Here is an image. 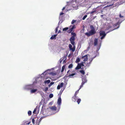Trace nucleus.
Returning a JSON list of instances; mask_svg holds the SVG:
<instances>
[{"mask_svg": "<svg viewBox=\"0 0 125 125\" xmlns=\"http://www.w3.org/2000/svg\"><path fill=\"white\" fill-rule=\"evenodd\" d=\"M90 28L91 29V30L89 31V32H87L85 33V35L88 37L93 35L96 33L95 29L93 26L91 25Z\"/></svg>", "mask_w": 125, "mask_h": 125, "instance_id": "f257e3e1", "label": "nucleus"}, {"mask_svg": "<svg viewBox=\"0 0 125 125\" xmlns=\"http://www.w3.org/2000/svg\"><path fill=\"white\" fill-rule=\"evenodd\" d=\"M113 26L115 28V29H113L111 30H110L108 32H107V33H108V32L113 31V30H114L115 29L118 28L119 27V22H117L116 24H114L113 25Z\"/></svg>", "mask_w": 125, "mask_h": 125, "instance_id": "f03ea898", "label": "nucleus"}, {"mask_svg": "<svg viewBox=\"0 0 125 125\" xmlns=\"http://www.w3.org/2000/svg\"><path fill=\"white\" fill-rule=\"evenodd\" d=\"M82 82L81 85L80 86L79 89H80L82 87L84 84L87 82L86 79L85 77H84L82 79Z\"/></svg>", "mask_w": 125, "mask_h": 125, "instance_id": "7ed1b4c3", "label": "nucleus"}, {"mask_svg": "<svg viewBox=\"0 0 125 125\" xmlns=\"http://www.w3.org/2000/svg\"><path fill=\"white\" fill-rule=\"evenodd\" d=\"M75 40V37L74 36H72L69 39L71 43L73 45L75 44V42H74Z\"/></svg>", "mask_w": 125, "mask_h": 125, "instance_id": "20e7f679", "label": "nucleus"}, {"mask_svg": "<svg viewBox=\"0 0 125 125\" xmlns=\"http://www.w3.org/2000/svg\"><path fill=\"white\" fill-rule=\"evenodd\" d=\"M73 45V47L72 48V46L71 44H70L69 45V47L70 50L72 51V52H74L75 50V46L74 44Z\"/></svg>", "mask_w": 125, "mask_h": 125, "instance_id": "39448f33", "label": "nucleus"}, {"mask_svg": "<svg viewBox=\"0 0 125 125\" xmlns=\"http://www.w3.org/2000/svg\"><path fill=\"white\" fill-rule=\"evenodd\" d=\"M57 103L58 105H59V109H58V111H59L60 110V105L61 103V99L60 97L59 98L58 100Z\"/></svg>", "mask_w": 125, "mask_h": 125, "instance_id": "423d86ee", "label": "nucleus"}, {"mask_svg": "<svg viewBox=\"0 0 125 125\" xmlns=\"http://www.w3.org/2000/svg\"><path fill=\"white\" fill-rule=\"evenodd\" d=\"M74 26H75L74 25H73V26H72V27L71 28V26H70V29L67 32L69 33H71L72 32L74 28Z\"/></svg>", "mask_w": 125, "mask_h": 125, "instance_id": "0eeeda50", "label": "nucleus"}, {"mask_svg": "<svg viewBox=\"0 0 125 125\" xmlns=\"http://www.w3.org/2000/svg\"><path fill=\"white\" fill-rule=\"evenodd\" d=\"M100 35V36H105L106 34L105 33L104 31H101L99 32Z\"/></svg>", "mask_w": 125, "mask_h": 125, "instance_id": "6e6552de", "label": "nucleus"}, {"mask_svg": "<svg viewBox=\"0 0 125 125\" xmlns=\"http://www.w3.org/2000/svg\"><path fill=\"white\" fill-rule=\"evenodd\" d=\"M63 84L64 83L62 82L61 83H59L57 86V89H60L61 87H62L63 86Z\"/></svg>", "mask_w": 125, "mask_h": 125, "instance_id": "1a4fd4ad", "label": "nucleus"}, {"mask_svg": "<svg viewBox=\"0 0 125 125\" xmlns=\"http://www.w3.org/2000/svg\"><path fill=\"white\" fill-rule=\"evenodd\" d=\"M82 58L83 59V61L84 62L87 61L88 60V56L87 55H86L83 56L82 57Z\"/></svg>", "mask_w": 125, "mask_h": 125, "instance_id": "9d476101", "label": "nucleus"}, {"mask_svg": "<svg viewBox=\"0 0 125 125\" xmlns=\"http://www.w3.org/2000/svg\"><path fill=\"white\" fill-rule=\"evenodd\" d=\"M94 46L97 45L98 44V40L97 39L95 38L94 40Z\"/></svg>", "mask_w": 125, "mask_h": 125, "instance_id": "9b49d317", "label": "nucleus"}, {"mask_svg": "<svg viewBox=\"0 0 125 125\" xmlns=\"http://www.w3.org/2000/svg\"><path fill=\"white\" fill-rule=\"evenodd\" d=\"M49 108L51 109L53 111H55L57 110L56 107L55 106L50 107Z\"/></svg>", "mask_w": 125, "mask_h": 125, "instance_id": "f8f14e48", "label": "nucleus"}, {"mask_svg": "<svg viewBox=\"0 0 125 125\" xmlns=\"http://www.w3.org/2000/svg\"><path fill=\"white\" fill-rule=\"evenodd\" d=\"M77 99L76 96L74 95V96L72 98V100L74 102H75L76 99Z\"/></svg>", "mask_w": 125, "mask_h": 125, "instance_id": "ddd939ff", "label": "nucleus"}, {"mask_svg": "<svg viewBox=\"0 0 125 125\" xmlns=\"http://www.w3.org/2000/svg\"><path fill=\"white\" fill-rule=\"evenodd\" d=\"M81 68V67L80 65V64L79 63H78V64L77 65L76 67L75 68V69L76 70H77Z\"/></svg>", "mask_w": 125, "mask_h": 125, "instance_id": "4468645a", "label": "nucleus"}, {"mask_svg": "<svg viewBox=\"0 0 125 125\" xmlns=\"http://www.w3.org/2000/svg\"><path fill=\"white\" fill-rule=\"evenodd\" d=\"M76 73H72V74H71L70 73H69L68 76L70 78H73V76L74 75H76Z\"/></svg>", "mask_w": 125, "mask_h": 125, "instance_id": "2eb2a0df", "label": "nucleus"}, {"mask_svg": "<svg viewBox=\"0 0 125 125\" xmlns=\"http://www.w3.org/2000/svg\"><path fill=\"white\" fill-rule=\"evenodd\" d=\"M57 34L54 35L52 36L51 38L50 39L51 40L55 39H56V37L57 36Z\"/></svg>", "mask_w": 125, "mask_h": 125, "instance_id": "dca6fc26", "label": "nucleus"}, {"mask_svg": "<svg viewBox=\"0 0 125 125\" xmlns=\"http://www.w3.org/2000/svg\"><path fill=\"white\" fill-rule=\"evenodd\" d=\"M96 56V55L94 57H93L90 58L89 59V60L90 61V62L89 63L90 64L91 62L93 60V59L95 58Z\"/></svg>", "mask_w": 125, "mask_h": 125, "instance_id": "f3484780", "label": "nucleus"}, {"mask_svg": "<svg viewBox=\"0 0 125 125\" xmlns=\"http://www.w3.org/2000/svg\"><path fill=\"white\" fill-rule=\"evenodd\" d=\"M51 81L50 80H45L44 82V83L45 84H48L50 83Z\"/></svg>", "mask_w": 125, "mask_h": 125, "instance_id": "a211bd4d", "label": "nucleus"}, {"mask_svg": "<svg viewBox=\"0 0 125 125\" xmlns=\"http://www.w3.org/2000/svg\"><path fill=\"white\" fill-rule=\"evenodd\" d=\"M79 72L83 75H84L85 74V72L83 70H80L79 71Z\"/></svg>", "mask_w": 125, "mask_h": 125, "instance_id": "6ab92c4d", "label": "nucleus"}, {"mask_svg": "<svg viewBox=\"0 0 125 125\" xmlns=\"http://www.w3.org/2000/svg\"><path fill=\"white\" fill-rule=\"evenodd\" d=\"M51 74L52 76H54L57 75V73L51 72L50 73Z\"/></svg>", "mask_w": 125, "mask_h": 125, "instance_id": "aec40b11", "label": "nucleus"}, {"mask_svg": "<svg viewBox=\"0 0 125 125\" xmlns=\"http://www.w3.org/2000/svg\"><path fill=\"white\" fill-rule=\"evenodd\" d=\"M65 68V65H64L62 67L61 72L62 73L64 69Z\"/></svg>", "mask_w": 125, "mask_h": 125, "instance_id": "412c9836", "label": "nucleus"}, {"mask_svg": "<svg viewBox=\"0 0 125 125\" xmlns=\"http://www.w3.org/2000/svg\"><path fill=\"white\" fill-rule=\"evenodd\" d=\"M31 122L30 121L28 122L27 121L24 123V125H28L30 124Z\"/></svg>", "mask_w": 125, "mask_h": 125, "instance_id": "4be33fe9", "label": "nucleus"}, {"mask_svg": "<svg viewBox=\"0 0 125 125\" xmlns=\"http://www.w3.org/2000/svg\"><path fill=\"white\" fill-rule=\"evenodd\" d=\"M80 61V59L79 58H77L75 61V62L76 63H78Z\"/></svg>", "mask_w": 125, "mask_h": 125, "instance_id": "5701e85b", "label": "nucleus"}, {"mask_svg": "<svg viewBox=\"0 0 125 125\" xmlns=\"http://www.w3.org/2000/svg\"><path fill=\"white\" fill-rule=\"evenodd\" d=\"M37 90V89H32L31 90V93H33L36 92Z\"/></svg>", "mask_w": 125, "mask_h": 125, "instance_id": "b1692460", "label": "nucleus"}, {"mask_svg": "<svg viewBox=\"0 0 125 125\" xmlns=\"http://www.w3.org/2000/svg\"><path fill=\"white\" fill-rule=\"evenodd\" d=\"M64 14V13H63V12H61L60 15V16L59 17V18L60 19H61V18L62 17V15L63 14Z\"/></svg>", "mask_w": 125, "mask_h": 125, "instance_id": "393cba45", "label": "nucleus"}, {"mask_svg": "<svg viewBox=\"0 0 125 125\" xmlns=\"http://www.w3.org/2000/svg\"><path fill=\"white\" fill-rule=\"evenodd\" d=\"M81 100L80 99H78L77 101V102L78 103V104H79L80 103V102H81Z\"/></svg>", "mask_w": 125, "mask_h": 125, "instance_id": "a878e982", "label": "nucleus"}, {"mask_svg": "<svg viewBox=\"0 0 125 125\" xmlns=\"http://www.w3.org/2000/svg\"><path fill=\"white\" fill-rule=\"evenodd\" d=\"M73 66V65L72 64H70L68 66V67L69 68H72Z\"/></svg>", "mask_w": 125, "mask_h": 125, "instance_id": "bb28decb", "label": "nucleus"}, {"mask_svg": "<svg viewBox=\"0 0 125 125\" xmlns=\"http://www.w3.org/2000/svg\"><path fill=\"white\" fill-rule=\"evenodd\" d=\"M32 114L31 112L30 111H29L28 112V114L30 116Z\"/></svg>", "mask_w": 125, "mask_h": 125, "instance_id": "cd10ccee", "label": "nucleus"}, {"mask_svg": "<svg viewBox=\"0 0 125 125\" xmlns=\"http://www.w3.org/2000/svg\"><path fill=\"white\" fill-rule=\"evenodd\" d=\"M69 28L68 27H66L63 29V31H66Z\"/></svg>", "mask_w": 125, "mask_h": 125, "instance_id": "c85d7f7f", "label": "nucleus"}, {"mask_svg": "<svg viewBox=\"0 0 125 125\" xmlns=\"http://www.w3.org/2000/svg\"><path fill=\"white\" fill-rule=\"evenodd\" d=\"M53 96V95L52 94H50L49 95V97L50 98H52Z\"/></svg>", "mask_w": 125, "mask_h": 125, "instance_id": "c756f323", "label": "nucleus"}, {"mask_svg": "<svg viewBox=\"0 0 125 125\" xmlns=\"http://www.w3.org/2000/svg\"><path fill=\"white\" fill-rule=\"evenodd\" d=\"M80 89H79V90H78L77 91L75 92V93L74 95L76 96L77 94L78 93L79 91V90Z\"/></svg>", "mask_w": 125, "mask_h": 125, "instance_id": "7c9ffc66", "label": "nucleus"}, {"mask_svg": "<svg viewBox=\"0 0 125 125\" xmlns=\"http://www.w3.org/2000/svg\"><path fill=\"white\" fill-rule=\"evenodd\" d=\"M71 34L72 35H73V36H74H74H75L76 35V34L74 32H72L71 33Z\"/></svg>", "mask_w": 125, "mask_h": 125, "instance_id": "2f4dec72", "label": "nucleus"}, {"mask_svg": "<svg viewBox=\"0 0 125 125\" xmlns=\"http://www.w3.org/2000/svg\"><path fill=\"white\" fill-rule=\"evenodd\" d=\"M87 15H85V16H84L83 17L82 19L83 20H85V19L86 18V17H87Z\"/></svg>", "mask_w": 125, "mask_h": 125, "instance_id": "473e14b6", "label": "nucleus"}, {"mask_svg": "<svg viewBox=\"0 0 125 125\" xmlns=\"http://www.w3.org/2000/svg\"><path fill=\"white\" fill-rule=\"evenodd\" d=\"M54 83L53 82H51L50 83V84L49 85V86L50 87L51 86L53 85Z\"/></svg>", "mask_w": 125, "mask_h": 125, "instance_id": "72a5a7b5", "label": "nucleus"}, {"mask_svg": "<svg viewBox=\"0 0 125 125\" xmlns=\"http://www.w3.org/2000/svg\"><path fill=\"white\" fill-rule=\"evenodd\" d=\"M76 22V21L74 20H73L71 22L72 24H73L74 22Z\"/></svg>", "mask_w": 125, "mask_h": 125, "instance_id": "f704fd0d", "label": "nucleus"}, {"mask_svg": "<svg viewBox=\"0 0 125 125\" xmlns=\"http://www.w3.org/2000/svg\"><path fill=\"white\" fill-rule=\"evenodd\" d=\"M35 120L34 118L32 119V122L33 124H34Z\"/></svg>", "mask_w": 125, "mask_h": 125, "instance_id": "c9c22d12", "label": "nucleus"}, {"mask_svg": "<svg viewBox=\"0 0 125 125\" xmlns=\"http://www.w3.org/2000/svg\"><path fill=\"white\" fill-rule=\"evenodd\" d=\"M36 110H37V108L36 107L35 108V109H34L33 112V113H35V112H36Z\"/></svg>", "mask_w": 125, "mask_h": 125, "instance_id": "e433bc0d", "label": "nucleus"}, {"mask_svg": "<svg viewBox=\"0 0 125 125\" xmlns=\"http://www.w3.org/2000/svg\"><path fill=\"white\" fill-rule=\"evenodd\" d=\"M80 64L81 65V66H84V65L83 63H80Z\"/></svg>", "mask_w": 125, "mask_h": 125, "instance_id": "4c0bfd02", "label": "nucleus"}, {"mask_svg": "<svg viewBox=\"0 0 125 125\" xmlns=\"http://www.w3.org/2000/svg\"><path fill=\"white\" fill-rule=\"evenodd\" d=\"M112 27H111V26H109L108 27H107V30H109Z\"/></svg>", "mask_w": 125, "mask_h": 125, "instance_id": "58836bf2", "label": "nucleus"}, {"mask_svg": "<svg viewBox=\"0 0 125 125\" xmlns=\"http://www.w3.org/2000/svg\"><path fill=\"white\" fill-rule=\"evenodd\" d=\"M96 11L95 10L92 11V12H91L90 13H91V14H92L93 13L95 12H96Z\"/></svg>", "mask_w": 125, "mask_h": 125, "instance_id": "ea45409f", "label": "nucleus"}, {"mask_svg": "<svg viewBox=\"0 0 125 125\" xmlns=\"http://www.w3.org/2000/svg\"><path fill=\"white\" fill-rule=\"evenodd\" d=\"M119 16L120 18H123L124 17V16H122L121 14H120L119 15Z\"/></svg>", "mask_w": 125, "mask_h": 125, "instance_id": "a19ab883", "label": "nucleus"}, {"mask_svg": "<svg viewBox=\"0 0 125 125\" xmlns=\"http://www.w3.org/2000/svg\"><path fill=\"white\" fill-rule=\"evenodd\" d=\"M58 27H57V28H56L55 29V32L56 33V32H57L58 31Z\"/></svg>", "mask_w": 125, "mask_h": 125, "instance_id": "79ce46f5", "label": "nucleus"}, {"mask_svg": "<svg viewBox=\"0 0 125 125\" xmlns=\"http://www.w3.org/2000/svg\"><path fill=\"white\" fill-rule=\"evenodd\" d=\"M121 4H122L121 3V2H118L117 3V4L120 5Z\"/></svg>", "mask_w": 125, "mask_h": 125, "instance_id": "37998d69", "label": "nucleus"}, {"mask_svg": "<svg viewBox=\"0 0 125 125\" xmlns=\"http://www.w3.org/2000/svg\"><path fill=\"white\" fill-rule=\"evenodd\" d=\"M105 36H102L101 37V39H103L104 38V37H105Z\"/></svg>", "mask_w": 125, "mask_h": 125, "instance_id": "c03bdc74", "label": "nucleus"}, {"mask_svg": "<svg viewBox=\"0 0 125 125\" xmlns=\"http://www.w3.org/2000/svg\"><path fill=\"white\" fill-rule=\"evenodd\" d=\"M44 103H43V106H42V108H43V107H44L45 106V103H44Z\"/></svg>", "mask_w": 125, "mask_h": 125, "instance_id": "a18cd8bd", "label": "nucleus"}, {"mask_svg": "<svg viewBox=\"0 0 125 125\" xmlns=\"http://www.w3.org/2000/svg\"><path fill=\"white\" fill-rule=\"evenodd\" d=\"M45 91H46L48 90V88L47 87H46L45 88Z\"/></svg>", "mask_w": 125, "mask_h": 125, "instance_id": "49530a36", "label": "nucleus"}, {"mask_svg": "<svg viewBox=\"0 0 125 125\" xmlns=\"http://www.w3.org/2000/svg\"><path fill=\"white\" fill-rule=\"evenodd\" d=\"M65 9V7H64L63 8V9H62V10H64Z\"/></svg>", "mask_w": 125, "mask_h": 125, "instance_id": "de8ad7c7", "label": "nucleus"}, {"mask_svg": "<svg viewBox=\"0 0 125 125\" xmlns=\"http://www.w3.org/2000/svg\"><path fill=\"white\" fill-rule=\"evenodd\" d=\"M70 70H69L68 71V72H67V73H68L69 72H70Z\"/></svg>", "mask_w": 125, "mask_h": 125, "instance_id": "09e8293b", "label": "nucleus"}, {"mask_svg": "<svg viewBox=\"0 0 125 125\" xmlns=\"http://www.w3.org/2000/svg\"><path fill=\"white\" fill-rule=\"evenodd\" d=\"M80 69H82L83 70V67H82V68L81 67V68Z\"/></svg>", "mask_w": 125, "mask_h": 125, "instance_id": "8fccbe9b", "label": "nucleus"}, {"mask_svg": "<svg viewBox=\"0 0 125 125\" xmlns=\"http://www.w3.org/2000/svg\"><path fill=\"white\" fill-rule=\"evenodd\" d=\"M62 62V61H61L60 62V63H61V62Z\"/></svg>", "mask_w": 125, "mask_h": 125, "instance_id": "3c124183", "label": "nucleus"}, {"mask_svg": "<svg viewBox=\"0 0 125 125\" xmlns=\"http://www.w3.org/2000/svg\"><path fill=\"white\" fill-rule=\"evenodd\" d=\"M109 5V6H111V5Z\"/></svg>", "mask_w": 125, "mask_h": 125, "instance_id": "603ef678", "label": "nucleus"}, {"mask_svg": "<svg viewBox=\"0 0 125 125\" xmlns=\"http://www.w3.org/2000/svg\"><path fill=\"white\" fill-rule=\"evenodd\" d=\"M101 17H102L103 16V15H101Z\"/></svg>", "mask_w": 125, "mask_h": 125, "instance_id": "864d4df0", "label": "nucleus"}, {"mask_svg": "<svg viewBox=\"0 0 125 125\" xmlns=\"http://www.w3.org/2000/svg\"><path fill=\"white\" fill-rule=\"evenodd\" d=\"M70 54H69V56H70Z\"/></svg>", "mask_w": 125, "mask_h": 125, "instance_id": "5fc2aeb1", "label": "nucleus"}, {"mask_svg": "<svg viewBox=\"0 0 125 125\" xmlns=\"http://www.w3.org/2000/svg\"><path fill=\"white\" fill-rule=\"evenodd\" d=\"M70 54H69V56H70Z\"/></svg>", "mask_w": 125, "mask_h": 125, "instance_id": "6e6d98bb", "label": "nucleus"}, {"mask_svg": "<svg viewBox=\"0 0 125 125\" xmlns=\"http://www.w3.org/2000/svg\"><path fill=\"white\" fill-rule=\"evenodd\" d=\"M40 120H41V118H40Z\"/></svg>", "mask_w": 125, "mask_h": 125, "instance_id": "4d7b16f0", "label": "nucleus"}]
</instances>
